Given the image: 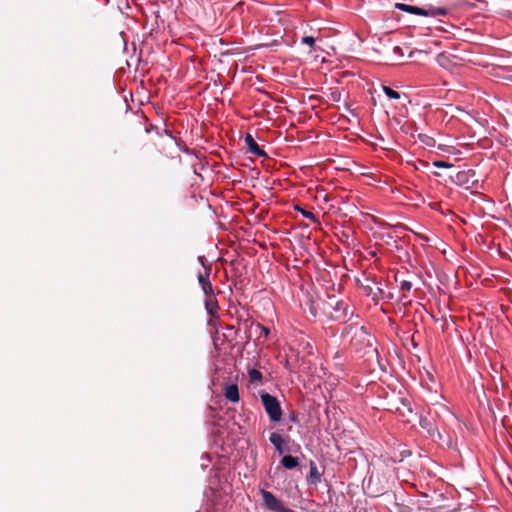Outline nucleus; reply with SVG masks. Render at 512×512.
Instances as JSON below:
<instances>
[{
    "mask_svg": "<svg viewBox=\"0 0 512 512\" xmlns=\"http://www.w3.org/2000/svg\"><path fill=\"white\" fill-rule=\"evenodd\" d=\"M343 339H348L357 353L376 355L377 350L372 345V339L366 328L358 323L347 324L341 332Z\"/></svg>",
    "mask_w": 512,
    "mask_h": 512,
    "instance_id": "1",
    "label": "nucleus"
},
{
    "mask_svg": "<svg viewBox=\"0 0 512 512\" xmlns=\"http://www.w3.org/2000/svg\"><path fill=\"white\" fill-rule=\"evenodd\" d=\"M441 411H432L429 410L426 415H421L419 424L420 426L427 431V433L432 437L442 438L440 433L439 424L441 423L442 414L450 418H454V414L446 407L440 406Z\"/></svg>",
    "mask_w": 512,
    "mask_h": 512,
    "instance_id": "2",
    "label": "nucleus"
},
{
    "mask_svg": "<svg viewBox=\"0 0 512 512\" xmlns=\"http://www.w3.org/2000/svg\"><path fill=\"white\" fill-rule=\"evenodd\" d=\"M320 309L327 319L334 321L344 320L348 314V306L334 297H329L328 300L321 302Z\"/></svg>",
    "mask_w": 512,
    "mask_h": 512,
    "instance_id": "3",
    "label": "nucleus"
},
{
    "mask_svg": "<svg viewBox=\"0 0 512 512\" xmlns=\"http://www.w3.org/2000/svg\"><path fill=\"white\" fill-rule=\"evenodd\" d=\"M395 7L401 11L426 17L446 16L450 10L446 7L427 5L425 7L412 6L404 3H396Z\"/></svg>",
    "mask_w": 512,
    "mask_h": 512,
    "instance_id": "4",
    "label": "nucleus"
},
{
    "mask_svg": "<svg viewBox=\"0 0 512 512\" xmlns=\"http://www.w3.org/2000/svg\"><path fill=\"white\" fill-rule=\"evenodd\" d=\"M260 397L262 405L264 406L270 420L272 422L280 421L282 417V409L278 399L266 392H262Z\"/></svg>",
    "mask_w": 512,
    "mask_h": 512,
    "instance_id": "5",
    "label": "nucleus"
},
{
    "mask_svg": "<svg viewBox=\"0 0 512 512\" xmlns=\"http://www.w3.org/2000/svg\"><path fill=\"white\" fill-rule=\"evenodd\" d=\"M260 494L262 496L263 505L266 509L274 512H279L282 509L283 504L280 500H278L272 492L268 490H260Z\"/></svg>",
    "mask_w": 512,
    "mask_h": 512,
    "instance_id": "6",
    "label": "nucleus"
},
{
    "mask_svg": "<svg viewBox=\"0 0 512 512\" xmlns=\"http://www.w3.org/2000/svg\"><path fill=\"white\" fill-rule=\"evenodd\" d=\"M245 143L249 153L263 158L268 157V154L262 148H260L251 134H246Z\"/></svg>",
    "mask_w": 512,
    "mask_h": 512,
    "instance_id": "7",
    "label": "nucleus"
},
{
    "mask_svg": "<svg viewBox=\"0 0 512 512\" xmlns=\"http://www.w3.org/2000/svg\"><path fill=\"white\" fill-rule=\"evenodd\" d=\"M209 270L210 269H205V273L198 274V282L204 292L205 297L214 295L213 286L209 280Z\"/></svg>",
    "mask_w": 512,
    "mask_h": 512,
    "instance_id": "8",
    "label": "nucleus"
},
{
    "mask_svg": "<svg viewBox=\"0 0 512 512\" xmlns=\"http://www.w3.org/2000/svg\"><path fill=\"white\" fill-rule=\"evenodd\" d=\"M269 440L279 454H283L285 451L289 450L288 448L284 447L285 439L279 433H271Z\"/></svg>",
    "mask_w": 512,
    "mask_h": 512,
    "instance_id": "9",
    "label": "nucleus"
},
{
    "mask_svg": "<svg viewBox=\"0 0 512 512\" xmlns=\"http://www.w3.org/2000/svg\"><path fill=\"white\" fill-rule=\"evenodd\" d=\"M224 396L230 402L237 403L240 399L237 384L227 385L224 389Z\"/></svg>",
    "mask_w": 512,
    "mask_h": 512,
    "instance_id": "10",
    "label": "nucleus"
},
{
    "mask_svg": "<svg viewBox=\"0 0 512 512\" xmlns=\"http://www.w3.org/2000/svg\"><path fill=\"white\" fill-rule=\"evenodd\" d=\"M204 304H205V308H206L207 312L211 316H216V314L219 310V305H218V302H217L215 296L214 295L206 296Z\"/></svg>",
    "mask_w": 512,
    "mask_h": 512,
    "instance_id": "11",
    "label": "nucleus"
},
{
    "mask_svg": "<svg viewBox=\"0 0 512 512\" xmlns=\"http://www.w3.org/2000/svg\"><path fill=\"white\" fill-rule=\"evenodd\" d=\"M470 174H472V176H474L475 172L472 170L459 171L455 175L454 182L461 186L466 185V184H468V178H469Z\"/></svg>",
    "mask_w": 512,
    "mask_h": 512,
    "instance_id": "12",
    "label": "nucleus"
},
{
    "mask_svg": "<svg viewBox=\"0 0 512 512\" xmlns=\"http://www.w3.org/2000/svg\"><path fill=\"white\" fill-rule=\"evenodd\" d=\"M281 464L286 469H294L299 465V460L297 457L285 455L281 459Z\"/></svg>",
    "mask_w": 512,
    "mask_h": 512,
    "instance_id": "13",
    "label": "nucleus"
},
{
    "mask_svg": "<svg viewBox=\"0 0 512 512\" xmlns=\"http://www.w3.org/2000/svg\"><path fill=\"white\" fill-rule=\"evenodd\" d=\"M308 481L316 484L321 481V474L318 471L317 465L315 462L311 461L310 463V471L308 475Z\"/></svg>",
    "mask_w": 512,
    "mask_h": 512,
    "instance_id": "14",
    "label": "nucleus"
},
{
    "mask_svg": "<svg viewBox=\"0 0 512 512\" xmlns=\"http://www.w3.org/2000/svg\"><path fill=\"white\" fill-rule=\"evenodd\" d=\"M248 376H249V381L251 383H256V384L262 383V373L259 370L255 369V368L249 369Z\"/></svg>",
    "mask_w": 512,
    "mask_h": 512,
    "instance_id": "15",
    "label": "nucleus"
},
{
    "mask_svg": "<svg viewBox=\"0 0 512 512\" xmlns=\"http://www.w3.org/2000/svg\"><path fill=\"white\" fill-rule=\"evenodd\" d=\"M295 209L299 211L302 214V216L305 217L306 219H309L313 223H318V218L313 212L305 210L299 206H296Z\"/></svg>",
    "mask_w": 512,
    "mask_h": 512,
    "instance_id": "16",
    "label": "nucleus"
},
{
    "mask_svg": "<svg viewBox=\"0 0 512 512\" xmlns=\"http://www.w3.org/2000/svg\"><path fill=\"white\" fill-rule=\"evenodd\" d=\"M382 89L384 91V93L387 95V97H389L390 99H394V100H398L400 99V94L393 90L392 88L388 87V86H382Z\"/></svg>",
    "mask_w": 512,
    "mask_h": 512,
    "instance_id": "17",
    "label": "nucleus"
},
{
    "mask_svg": "<svg viewBox=\"0 0 512 512\" xmlns=\"http://www.w3.org/2000/svg\"><path fill=\"white\" fill-rule=\"evenodd\" d=\"M256 328L260 331V334H259V339L261 337H264V338H267L270 334V329L264 325H261V324H257L256 325Z\"/></svg>",
    "mask_w": 512,
    "mask_h": 512,
    "instance_id": "18",
    "label": "nucleus"
},
{
    "mask_svg": "<svg viewBox=\"0 0 512 512\" xmlns=\"http://www.w3.org/2000/svg\"><path fill=\"white\" fill-rule=\"evenodd\" d=\"M329 99L333 102H339L341 100V92L337 89L331 90Z\"/></svg>",
    "mask_w": 512,
    "mask_h": 512,
    "instance_id": "19",
    "label": "nucleus"
},
{
    "mask_svg": "<svg viewBox=\"0 0 512 512\" xmlns=\"http://www.w3.org/2000/svg\"><path fill=\"white\" fill-rule=\"evenodd\" d=\"M301 42L303 44H306V45L310 46L311 48H314L316 39L314 37H312V36H304L302 38Z\"/></svg>",
    "mask_w": 512,
    "mask_h": 512,
    "instance_id": "20",
    "label": "nucleus"
},
{
    "mask_svg": "<svg viewBox=\"0 0 512 512\" xmlns=\"http://www.w3.org/2000/svg\"><path fill=\"white\" fill-rule=\"evenodd\" d=\"M400 288L402 291L408 292L412 289V283L407 280L400 281Z\"/></svg>",
    "mask_w": 512,
    "mask_h": 512,
    "instance_id": "21",
    "label": "nucleus"
},
{
    "mask_svg": "<svg viewBox=\"0 0 512 512\" xmlns=\"http://www.w3.org/2000/svg\"><path fill=\"white\" fill-rule=\"evenodd\" d=\"M433 165L435 167H438V168H450V167H452V164H449V163L444 162V161H435L433 163Z\"/></svg>",
    "mask_w": 512,
    "mask_h": 512,
    "instance_id": "22",
    "label": "nucleus"
},
{
    "mask_svg": "<svg viewBox=\"0 0 512 512\" xmlns=\"http://www.w3.org/2000/svg\"><path fill=\"white\" fill-rule=\"evenodd\" d=\"M319 305L315 306L313 303L311 304L310 306V312L313 316H317L318 315V307Z\"/></svg>",
    "mask_w": 512,
    "mask_h": 512,
    "instance_id": "23",
    "label": "nucleus"
},
{
    "mask_svg": "<svg viewBox=\"0 0 512 512\" xmlns=\"http://www.w3.org/2000/svg\"><path fill=\"white\" fill-rule=\"evenodd\" d=\"M393 50H394V53H396V54H398L400 56L404 55L403 51H402V48L400 46H395Z\"/></svg>",
    "mask_w": 512,
    "mask_h": 512,
    "instance_id": "24",
    "label": "nucleus"
},
{
    "mask_svg": "<svg viewBox=\"0 0 512 512\" xmlns=\"http://www.w3.org/2000/svg\"><path fill=\"white\" fill-rule=\"evenodd\" d=\"M228 329H229V330H233V329H234V327H233V326H228Z\"/></svg>",
    "mask_w": 512,
    "mask_h": 512,
    "instance_id": "25",
    "label": "nucleus"
}]
</instances>
